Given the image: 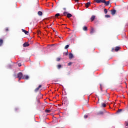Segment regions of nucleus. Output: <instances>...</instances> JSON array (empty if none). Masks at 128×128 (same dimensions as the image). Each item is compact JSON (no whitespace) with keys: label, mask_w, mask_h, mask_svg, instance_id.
I'll use <instances>...</instances> for the list:
<instances>
[{"label":"nucleus","mask_w":128,"mask_h":128,"mask_svg":"<svg viewBox=\"0 0 128 128\" xmlns=\"http://www.w3.org/2000/svg\"><path fill=\"white\" fill-rule=\"evenodd\" d=\"M36 7L38 8H40V5H39V4H38V0H36Z\"/></svg>","instance_id":"15"},{"label":"nucleus","mask_w":128,"mask_h":128,"mask_svg":"<svg viewBox=\"0 0 128 128\" xmlns=\"http://www.w3.org/2000/svg\"><path fill=\"white\" fill-rule=\"evenodd\" d=\"M95 17L96 16H92L91 18H90V20H91V22H92L94 21V19H95Z\"/></svg>","instance_id":"10"},{"label":"nucleus","mask_w":128,"mask_h":128,"mask_svg":"<svg viewBox=\"0 0 128 128\" xmlns=\"http://www.w3.org/2000/svg\"><path fill=\"white\" fill-rule=\"evenodd\" d=\"M29 46V44L28 42H25L24 44H22V46L24 48L27 47Z\"/></svg>","instance_id":"7"},{"label":"nucleus","mask_w":128,"mask_h":128,"mask_svg":"<svg viewBox=\"0 0 128 128\" xmlns=\"http://www.w3.org/2000/svg\"><path fill=\"white\" fill-rule=\"evenodd\" d=\"M52 24H54L52 23Z\"/></svg>","instance_id":"44"},{"label":"nucleus","mask_w":128,"mask_h":128,"mask_svg":"<svg viewBox=\"0 0 128 128\" xmlns=\"http://www.w3.org/2000/svg\"><path fill=\"white\" fill-rule=\"evenodd\" d=\"M17 78H19V80H20V79H25V76H23V74L22 72H19L17 74Z\"/></svg>","instance_id":"1"},{"label":"nucleus","mask_w":128,"mask_h":128,"mask_svg":"<svg viewBox=\"0 0 128 128\" xmlns=\"http://www.w3.org/2000/svg\"><path fill=\"white\" fill-rule=\"evenodd\" d=\"M18 66H20H20H22V64H18Z\"/></svg>","instance_id":"37"},{"label":"nucleus","mask_w":128,"mask_h":128,"mask_svg":"<svg viewBox=\"0 0 128 128\" xmlns=\"http://www.w3.org/2000/svg\"><path fill=\"white\" fill-rule=\"evenodd\" d=\"M69 48V45L68 44V45H66V46H65L64 49H67V48Z\"/></svg>","instance_id":"26"},{"label":"nucleus","mask_w":128,"mask_h":128,"mask_svg":"<svg viewBox=\"0 0 128 128\" xmlns=\"http://www.w3.org/2000/svg\"><path fill=\"white\" fill-rule=\"evenodd\" d=\"M60 58H56V62H60Z\"/></svg>","instance_id":"33"},{"label":"nucleus","mask_w":128,"mask_h":128,"mask_svg":"<svg viewBox=\"0 0 128 128\" xmlns=\"http://www.w3.org/2000/svg\"><path fill=\"white\" fill-rule=\"evenodd\" d=\"M63 10H66V8H64Z\"/></svg>","instance_id":"41"},{"label":"nucleus","mask_w":128,"mask_h":128,"mask_svg":"<svg viewBox=\"0 0 128 128\" xmlns=\"http://www.w3.org/2000/svg\"><path fill=\"white\" fill-rule=\"evenodd\" d=\"M102 106H103L104 108H105L106 106V104L103 103L102 104Z\"/></svg>","instance_id":"28"},{"label":"nucleus","mask_w":128,"mask_h":128,"mask_svg":"<svg viewBox=\"0 0 128 128\" xmlns=\"http://www.w3.org/2000/svg\"><path fill=\"white\" fill-rule=\"evenodd\" d=\"M110 12H111V14H112V16H114L116 12V10H111Z\"/></svg>","instance_id":"5"},{"label":"nucleus","mask_w":128,"mask_h":128,"mask_svg":"<svg viewBox=\"0 0 128 128\" xmlns=\"http://www.w3.org/2000/svg\"><path fill=\"white\" fill-rule=\"evenodd\" d=\"M45 112L49 114V113L51 112V110H45Z\"/></svg>","instance_id":"20"},{"label":"nucleus","mask_w":128,"mask_h":128,"mask_svg":"<svg viewBox=\"0 0 128 128\" xmlns=\"http://www.w3.org/2000/svg\"><path fill=\"white\" fill-rule=\"evenodd\" d=\"M72 64V62H70L68 64V66H70Z\"/></svg>","instance_id":"27"},{"label":"nucleus","mask_w":128,"mask_h":128,"mask_svg":"<svg viewBox=\"0 0 128 128\" xmlns=\"http://www.w3.org/2000/svg\"><path fill=\"white\" fill-rule=\"evenodd\" d=\"M18 110V108H15V110H16H16Z\"/></svg>","instance_id":"40"},{"label":"nucleus","mask_w":128,"mask_h":128,"mask_svg":"<svg viewBox=\"0 0 128 128\" xmlns=\"http://www.w3.org/2000/svg\"><path fill=\"white\" fill-rule=\"evenodd\" d=\"M74 58V55L72 53L69 54V59H72Z\"/></svg>","instance_id":"11"},{"label":"nucleus","mask_w":128,"mask_h":128,"mask_svg":"<svg viewBox=\"0 0 128 128\" xmlns=\"http://www.w3.org/2000/svg\"><path fill=\"white\" fill-rule=\"evenodd\" d=\"M110 15H105V18H110Z\"/></svg>","instance_id":"29"},{"label":"nucleus","mask_w":128,"mask_h":128,"mask_svg":"<svg viewBox=\"0 0 128 128\" xmlns=\"http://www.w3.org/2000/svg\"><path fill=\"white\" fill-rule=\"evenodd\" d=\"M94 1L98 4H101L104 2L106 0H94Z\"/></svg>","instance_id":"2"},{"label":"nucleus","mask_w":128,"mask_h":128,"mask_svg":"<svg viewBox=\"0 0 128 128\" xmlns=\"http://www.w3.org/2000/svg\"><path fill=\"white\" fill-rule=\"evenodd\" d=\"M83 30L88 31V28L86 26H84V27H83Z\"/></svg>","instance_id":"18"},{"label":"nucleus","mask_w":128,"mask_h":128,"mask_svg":"<svg viewBox=\"0 0 128 128\" xmlns=\"http://www.w3.org/2000/svg\"><path fill=\"white\" fill-rule=\"evenodd\" d=\"M14 77H15V78H17V76H16V74H14Z\"/></svg>","instance_id":"39"},{"label":"nucleus","mask_w":128,"mask_h":128,"mask_svg":"<svg viewBox=\"0 0 128 128\" xmlns=\"http://www.w3.org/2000/svg\"><path fill=\"white\" fill-rule=\"evenodd\" d=\"M94 32H95V30H94V28H91V31H90V34H92L93 33H94Z\"/></svg>","instance_id":"13"},{"label":"nucleus","mask_w":128,"mask_h":128,"mask_svg":"<svg viewBox=\"0 0 128 128\" xmlns=\"http://www.w3.org/2000/svg\"><path fill=\"white\" fill-rule=\"evenodd\" d=\"M34 104H40V100L38 98H36V100L34 101Z\"/></svg>","instance_id":"3"},{"label":"nucleus","mask_w":128,"mask_h":128,"mask_svg":"<svg viewBox=\"0 0 128 128\" xmlns=\"http://www.w3.org/2000/svg\"><path fill=\"white\" fill-rule=\"evenodd\" d=\"M74 2H78V0H74Z\"/></svg>","instance_id":"38"},{"label":"nucleus","mask_w":128,"mask_h":128,"mask_svg":"<svg viewBox=\"0 0 128 128\" xmlns=\"http://www.w3.org/2000/svg\"><path fill=\"white\" fill-rule=\"evenodd\" d=\"M122 112V109H120V110H118V112Z\"/></svg>","instance_id":"34"},{"label":"nucleus","mask_w":128,"mask_h":128,"mask_svg":"<svg viewBox=\"0 0 128 128\" xmlns=\"http://www.w3.org/2000/svg\"><path fill=\"white\" fill-rule=\"evenodd\" d=\"M126 126H128V122L126 124Z\"/></svg>","instance_id":"43"},{"label":"nucleus","mask_w":128,"mask_h":128,"mask_svg":"<svg viewBox=\"0 0 128 128\" xmlns=\"http://www.w3.org/2000/svg\"><path fill=\"white\" fill-rule=\"evenodd\" d=\"M2 44H3V40L0 39V46H2Z\"/></svg>","instance_id":"19"},{"label":"nucleus","mask_w":128,"mask_h":128,"mask_svg":"<svg viewBox=\"0 0 128 128\" xmlns=\"http://www.w3.org/2000/svg\"><path fill=\"white\" fill-rule=\"evenodd\" d=\"M42 88V85H40L39 86H38V88H36L35 90H34V92H37L39 90L40 88Z\"/></svg>","instance_id":"4"},{"label":"nucleus","mask_w":128,"mask_h":128,"mask_svg":"<svg viewBox=\"0 0 128 128\" xmlns=\"http://www.w3.org/2000/svg\"><path fill=\"white\" fill-rule=\"evenodd\" d=\"M60 16V14H56V15H55V16H56V17H58V16Z\"/></svg>","instance_id":"30"},{"label":"nucleus","mask_w":128,"mask_h":128,"mask_svg":"<svg viewBox=\"0 0 128 128\" xmlns=\"http://www.w3.org/2000/svg\"><path fill=\"white\" fill-rule=\"evenodd\" d=\"M98 115H103L104 114V112H100L98 113Z\"/></svg>","instance_id":"24"},{"label":"nucleus","mask_w":128,"mask_h":128,"mask_svg":"<svg viewBox=\"0 0 128 128\" xmlns=\"http://www.w3.org/2000/svg\"><path fill=\"white\" fill-rule=\"evenodd\" d=\"M68 12H64V13H63L62 16H68Z\"/></svg>","instance_id":"17"},{"label":"nucleus","mask_w":128,"mask_h":128,"mask_svg":"<svg viewBox=\"0 0 128 128\" xmlns=\"http://www.w3.org/2000/svg\"><path fill=\"white\" fill-rule=\"evenodd\" d=\"M120 47H116V48H114L115 52H118L119 50H120Z\"/></svg>","instance_id":"14"},{"label":"nucleus","mask_w":128,"mask_h":128,"mask_svg":"<svg viewBox=\"0 0 128 128\" xmlns=\"http://www.w3.org/2000/svg\"><path fill=\"white\" fill-rule=\"evenodd\" d=\"M68 51H67V52H66L65 53V56H68Z\"/></svg>","instance_id":"32"},{"label":"nucleus","mask_w":128,"mask_h":128,"mask_svg":"<svg viewBox=\"0 0 128 128\" xmlns=\"http://www.w3.org/2000/svg\"><path fill=\"white\" fill-rule=\"evenodd\" d=\"M21 30H22V32H24V33H25L26 35H28V32H27L26 30L24 29Z\"/></svg>","instance_id":"8"},{"label":"nucleus","mask_w":128,"mask_h":128,"mask_svg":"<svg viewBox=\"0 0 128 128\" xmlns=\"http://www.w3.org/2000/svg\"><path fill=\"white\" fill-rule=\"evenodd\" d=\"M100 90H102V84H100Z\"/></svg>","instance_id":"42"},{"label":"nucleus","mask_w":128,"mask_h":128,"mask_svg":"<svg viewBox=\"0 0 128 128\" xmlns=\"http://www.w3.org/2000/svg\"><path fill=\"white\" fill-rule=\"evenodd\" d=\"M67 16V18H70L71 17H72V15L71 14H68V15Z\"/></svg>","instance_id":"16"},{"label":"nucleus","mask_w":128,"mask_h":128,"mask_svg":"<svg viewBox=\"0 0 128 128\" xmlns=\"http://www.w3.org/2000/svg\"><path fill=\"white\" fill-rule=\"evenodd\" d=\"M108 12V10H106V8H104V13L105 14H106Z\"/></svg>","instance_id":"22"},{"label":"nucleus","mask_w":128,"mask_h":128,"mask_svg":"<svg viewBox=\"0 0 128 128\" xmlns=\"http://www.w3.org/2000/svg\"><path fill=\"white\" fill-rule=\"evenodd\" d=\"M61 68H62V65L60 64L57 65V68L60 69Z\"/></svg>","instance_id":"23"},{"label":"nucleus","mask_w":128,"mask_h":128,"mask_svg":"<svg viewBox=\"0 0 128 128\" xmlns=\"http://www.w3.org/2000/svg\"><path fill=\"white\" fill-rule=\"evenodd\" d=\"M90 6V2L85 4V7H86V8H88Z\"/></svg>","instance_id":"9"},{"label":"nucleus","mask_w":128,"mask_h":128,"mask_svg":"<svg viewBox=\"0 0 128 128\" xmlns=\"http://www.w3.org/2000/svg\"><path fill=\"white\" fill-rule=\"evenodd\" d=\"M40 34V31H38V34Z\"/></svg>","instance_id":"36"},{"label":"nucleus","mask_w":128,"mask_h":128,"mask_svg":"<svg viewBox=\"0 0 128 128\" xmlns=\"http://www.w3.org/2000/svg\"><path fill=\"white\" fill-rule=\"evenodd\" d=\"M105 4L106 6H108L110 4V1H104V2H102Z\"/></svg>","instance_id":"6"},{"label":"nucleus","mask_w":128,"mask_h":128,"mask_svg":"<svg viewBox=\"0 0 128 128\" xmlns=\"http://www.w3.org/2000/svg\"><path fill=\"white\" fill-rule=\"evenodd\" d=\"M28 78H29V76H25V79L26 80H28Z\"/></svg>","instance_id":"25"},{"label":"nucleus","mask_w":128,"mask_h":128,"mask_svg":"<svg viewBox=\"0 0 128 128\" xmlns=\"http://www.w3.org/2000/svg\"><path fill=\"white\" fill-rule=\"evenodd\" d=\"M106 96H107L108 100H109V99H110V94H106Z\"/></svg>","instance_id":"21"},{"label":"nucleus","mask_w":128,"mask_h":128,"mask_svg":"<svg viewBox=\"0 0 128 128\" xmlns=\"http://www.w3.org/2000/svg\"><path fill=\"white\" fill-rule=\"evenodd\" d=\"M38 16H42V12H41V11H38Z\"/></svg>","instance_id":"12"},{"label":"nucleus","mask_w":128,"mask_h":128,"mask_svg":"<svg viewBox=\"0 0 128 128\" xmlns=\"http://www.w3.org/2000/svg\"><path fill=\"white\" fill-rule=\"evenodd\" d=\"M5 32H8V28H5Z\"/></svg>","instance_id":"31"},{"label":"nucleus","mask_w":128,"mask_h":128,"mask_svg":"<svg viewBox=\"0 0 128 128\" xmlns=\"http://www.w3.org/2000/svg\"><path fill=\"white\" fill-rule=\"evenodd\" d=\"M84 118H88V115H84Z\"/></svg>","instance_id":"35"}]
</instances>
